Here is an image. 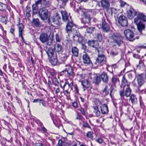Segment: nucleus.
<instances>
[{
    "label": "nucleus",
    "mask_w": 146,
    "mask_h": 146,
    "mask_svg": "<svg viewBox=\"0 0 146 146\" xmlns=\"http://www.w3.org/2000/svg\"><path fill=\"white\" fill-rule=\"evenodd\" d=\"M24 28V26L21 25L19 27V36L21 37L22 41L25 43V40L23 36V32Z\"/></svg>",
    "instance_id": "nucleus-26"
},
{
    "label": "nucleus",
    "mask_w": 146,
    "mask_h": 146,
    "mask_svg": "<svg viewBox=\"0 0 146 146\" xmlns=\"http://www.w3.org/2000/svg\"><path fill=\"white\" fill-rule=\"evenodd\" d=\"M96 10L95 9L91 10L87 12L86 13L87 14V15H89L90 16L91 15H95L96 14Z\"/></svg>",
    "instance_id": "nucleus-37"
},
{
    "label": "nucleus",
    "mask_w": 146,
    "mask_h": 146,
    "mask_svg": "<svg viewBox=\"0 0 146 146\" xmlns=\"http://www.w3.org/2000/svg\"><path fill=\"white\" fill-rule=\"evenodd\" d=\"M118 22L119 24L123 27L126 26L127 24L126 18L123 15H121L119 17Z\"/></svg>",
    "instance_id": "nucleus-11"
},
{
    "label": "nucleus",
    "mask_w": 146,
    "mask_h": 146,
    "mask_svg": "<svg viewBox=\"0 0 146 146\" xmlns=\"http://www.w3.org/2000/svg\"><path fill=\"white\" fill-rule=\"evenodd\" d=\"M68 56L65 54H62L60 56V59L62 63L64 62L67 58Z\"/></svg>",
    "instance_id": "nucleus-35"
},
{
    "label": "nucleus",
    "mask_w": 146,
    "mask_h": 146,
    "mask_svg": "<svg viewBox=\"0 0 146 146\" xmlns=\"http://www.w3.org/2000/svg\"><path fill=\"white\" fill-rule=\"evenodd\" d=\"M67 84V83L66 82H61L60 83V86L63 89H64Z\"/></svg>",
    "instance_id": "nucleus-43"
},
{
    "label": "nucleus",
    "mask_w": 146,
    "mask_h": 146,
    "mask_svg": "<svg viewBox=\"0 0 146 146\" xmlns=\"http://www.w3.org/2000/svg\"><path fill=\"white\" fill-rule=\"evenodd\" d=\"M50 74L52 76L51 78H53V77H56L54 76L55 73L53 71H50Z\"/></svg>",
    "instance_id": "nucleus-60"
},
{
    "label": "nucleus",
    "mask_w": 146,
    "mask_h": 146,
    "mask_svg": "<svg viewBox=\"0 0 146 146\" xmlns=\"http://www.w3.org/2000/svg\"><path fill=\"white\" fill-rule=\"evenodd\" d=\"M107 89L108 87L106 86L104 89L102 90L103 93H104L106 95H107L109 94V92L107 91Z\"/></svg>",
    "instance_id": "nucleus-49"
},
{
    "label": "nucleus",
    "mask_w": 146,
    "mask_h": 146,
    "mask_svg": "<svg viewBox=\"0 0 146 146\" xmlns=\"http://www.w3.org/2000/svg\"><path fill=\"white\" fill-rule=\"evenodd\" d=\"M119 79L117 78H115L114 77H113L111 78V82L112 83V84L113 85H114L115 86V84L116 82L119 81Z\"/></svg>",
    "instance_id": "nucleus-39"
},
{
    "label": "nucleus",
    "mask_w": 146,
    "mask_h": 146,
    "mask_svg": "<svg viewBox=\"0 0 146 146\" xmlns=\"http://www.w3.org/2000/svg\"><path fill=\"white\" fill-rule=\"evenodd\" d=\"M141 15H142V21L146 22V16L144 15L143 14L140 13Z\"/></svg>",
    "instance_id": "nucleus-54"
},
{
    "label": "nucleus",
    "mask_w": 146,
    "mask_h": 146,
    "mask_svg": "<svg viewBox=\"0 0 146 146\" xmlns=\"http://www.w3.org/2000/svg\"><path fill=\"white\" fill-rule=\"evenodd\" d=\"M95 29V28L93 27H91L88 28L86 29V31L87 33L92 34L93 33Z\"/></svg>",
    "instance_id": "nucleus-36"
},
{
    "label": "nucleus",
    "mask_w": 146,
    "mask_h": 146,
    "mask_svg": "<svg viewBox=\"0 0 146 146\" xmlns=\"http://www.w3.org/2000/svg\"><path fill=\"white\" fill-rule=\"evenodd\" d=\"M82 59L83 62L84 64H89L91 63L89 56L86 54L83 55Z\"/></svg>",
    "instance_id": "nucleus-21"
},
{
    "label": "nucleus",
    "mask_w": 146,
    "mask_h": 146,
    "mask_svg": "<svg viewBox=\"0 0 146 146\" xmlns=\"http://www.w3.org/2000/svg\"><path fill=\"white\" fill-rule=\"evenodd\" d=\"M102 28L104 31H107L109 30L110 29V26L107 23H106L104 21H102Z\"/></svg>",
    "instance_id": "nucleus-25"
},
{
    "label": "nucleus",
    "mask_w": 146,
    "mask_h": 146,
    "mask_svg": "<svg viewBox=\"0 0 146 146\" xmlns=\"http://www.w3.org/2000/svg\"><path fill=\"white\" fill-rule=\"evenodd\" d=\"M142 15L140 13H139L137 15V17L134 19V23L137 25V28L139 31L142 33V31L145 29V26L142 22Z\"/></svg>",
    "instance_id": "nucleus-4"
},
{
    "label": "nucleus",
    "mask_w": 146,
    "mask_h": 146,
    "mask_svg": "<svg viewBox=\"0 0 146 146\" xmlns=\"http://www.w3.org/2000/svg\"><path fill=\"white\" fill-rule=\"evenodd\" d=\"M113 42L115 45L121 46L123 43V37L119 34H114L111 36Z\"/></svg>",
    "instance_id": "nucleus-5"
},
{
    "label": "nucleus",
    "mask_w": 146,
    "mask_h": 146,
    "mask_svg": "<svg viewBox=\"0 0 146 146\" xmlns=\"http://www.w3.org/2000/svg\"><path fill=\"white\" fill-rule=\"evenodd\" d=\"M55 39L56 41L57 42H60V39L59 38V36L57 34H56L55 35Z\"/></svg>",
    "instance_id": "nucleus-55"
},
{
    "label": "nucleus",
    "mask_w": 146,
    "mask_h": 146,
    "mask_svg": "<svg viewBox=\"0 0 146 146\" xmlns=\"http://www.w3.org/2000/svg\"><path fill=\"white\" fill-rule=\"evenodd\" d=\"M72 105L73 107L75 108H77L78 105L77 103L76 102H73L72 104Z\"/></svg>",
    "instance_id": "nucleus-59"
},
{
    "label": "nucleus",
    "mask_w": 146,
    "mask_h": 146,
    "mask_svg": "<svg viewBox=\"0 0 146 146\" xmlns=\"http://www.w3.org/2000/svg\"><path fill=\"white\" fill-rule=\"evenodd\" d=\"M4 106L5 108H7V110H9L10 108L9 106V104L7 102H5Z\"/></svg>",
    "instance_id": "nucleus-45"
},
{
    "label": "nucleus",
    "mask_w": 146,
    "mask_h": 146,
    "mask_svg": "<svg viewBox=\"0 0 146 146\" xmlns=\"http://www.w3.org/2000/svg\"><path fill=\"white\" fill-rule=\"evenodd\" d=\"M69 88L68 89H66L64 91V94L65 95H67V94H69L72 89V87L73 85V83L72 82H71L70 83H68Z\"/></svg>",
    "instance_id": "nucleus-27"
},
{
    "label": "nucleus",
    "mask_w": 146,
    "mask_h": 146,
    "mask_svg": "<svg viewBox=\"0 0 146 146\" xmlns=\"http://www.w3.org/2000/svg\"><path fill=\"white\" fill-rule=\"evenodd\" d=\"M40 39L42 43L46 42L48 45L50 46L52 44L53 39L49 38L48 35L45 33H42L40 36Z\"/></svg>",
    "instance_id": "nucleus-6"
},
{
    "label": "nucleus",
    "mask_w": 146,
    "mask_h": 146,
    "mask_svg": "<svg viewBox=\"0 0 146 146\" xmlns=\"http://www.w3.org/2000/svg\"><path fill=\"white\" fill-rule=\"evenodd\" d=\"M137 11L132 7H130L127 11V15L129 19H131L137 15Z\"/></svg>",
    "instance_id": "nucleus-8"
},
{
    "label": "nucleus",
    "mask_w": 146,
    "mask_h": 146,
    "mask_svg": "<svg viewBox=\"0 0 146 146\" xmlns=\"http://www.w3.org/2000/svg\"><path fill=\"white\" fill-rule=\"evenodd\" d=\"M70 6L71 7H74V1L73 0H70Z\"/></svg>",
    "instance_id": "nucleus-57"
},
{
    "label": "nucleus",
    "mask_w": 146,
    "mask_h": 146,
    "mask_svg": "<svg viewBox=\"0 0 146 146\" xmlns=\"http://www.w3.org/2000/svg\"><path fill=\"white\" fill-rule=\"evenodd\" d=\"M46 7H42L38 11L39 16L41 19L43 21H46V22L50 24V21L49 17V12Z\"/></svg>",
    "instance_id": "nucleus-3"
},
{
    "label": "nucleus",
    "mask_w": 146,
    "mask_h": 146,
    "mask_svg": "<svg viewBox=\"0 0 146 146\" xmlns=\"http://www.w3.org/2000/svg\"><path fill=\"white\" fill-rule=\"evenodd\" d=\"M81 84L83 86L84 90L85 89L88 88L91 86L90 83L87 80H83L80 81Z\"/></svg>",
    "instance_id": "nucleus-18"
},
{
    "label": "nucleus",
    "mask_w": 146,
    "mask_h": 146,
    "mask_svg": "<svg viewBox=\"0 0 146 146\" xmlns=\"http://www.w3.org/2000/svg\"><path fill=\"white\" fill-rule=\"evenodd\" d=\"M49 58L54 56L55 54H57L53 49L50 48L45 50Z\"/></svg>",
    "instance_id": "nucleus-19"
},
{
    "label": "nucleus",
    "mask_w": 146,
    "mask_h": 146,
    "mask_svg": "<svg viewBox=\"0 0 146 146\" xmlns=\"http://www.w3.org/2000/svg\"><path fill=\"white\" fill-rule=\"evenodd\" d=\"M100 108L102 114H106L108 112V106L106 104H102L100 106Z\"/></svg>",
    "instance_id": "nucleus-20"
},
{
    "label": "nucleus",
    "mask_w": 146,
    "mask_h": 146,
    "mask_svg": "<svg viewBox=\"0 0 146 146\" xmlns=\"http://www.w3.org/2000/svg\"><path fill=\"white\" fill-rule=\"evenodd\" d=\"M54 48L57 52H58L61 51L62 48V46L60 44H56L55 45Z\"/></svg>",
    "instance_id": "nucleus-34"
},
{
    "label": "nucleus",
    "mask_w": 146,
    "mask_h": 146,
    "mask_svg": "<svg viewBox=\"0 0 146 146\" xmlns=\"http://www.w3.org/2000/svg\"><path fill=\"white\" fill-rule=\"evenodd\" d=\"M106 58L105 56L103 54H99L98 57L97 58L95 64L98 65L103 62H106Z\"/></svg>",
    "instance_id": "nucleus-12"
},
{
    "label": "nucleus",
    "mask_w": 146,
    "mask_h": 146,
    "mask_svg": "<svg viewBox=\"0 0 146 146\" xmlns=\"http://www.w3.org/2000/svg\"><path fill=\"white\" fill-rule=\"evenodd\" d=\"M96 141L100 144H101L103 142V139L100 137H98L96 139Z\"/></svg>",
    "instance_id": "nucleus-47"
},
{
    "label": "nucleus",
    "mask_w": 146,
    "mask_h": 146,
    "mask_svg": "<svg viewBox=\"0 0 146 146\" xmlns=\"http://www.w3.org/2000/svg\"><path fill=\"white\" fill-rule=\"evenodd\" d=\"M15 31V29L14 28H11L10 29V32L12 33L13 35H14V31Z\"/></svg>",
    "instance_id": "nucleus-64"
},
{
    "label": "nucleus",
    "mask_w": 146,
    "mask_h": 146,
    "mask_svg": "<svg viewBox=\"0 0 146 146\" xmlns=\"http://www.w3.org/2000/svg\"><path fill=\"white\" fill-rule=\"evenodd\" d=\"M100 77L102 81L105 83H107L108 80V76L107 74L103 72L100 75Z\"/></svg>",
    "instance_id": "nucleus-23"
},
{
    "label": "nucleus",
    "mask_w": 146,
    "mask_h": 146,
    "mask_svg": "<svg viewBox=\"0 0 146 146\" xmlns=\"http://www.w3.org/2000/svg\"><path fill=\"white\" fill-rule=\"evenodd\" d=\"M52 20L53 23L56 25H59L61 20V18L59 16V14L56 13L53 16Z\"/></svg>",
    "instance_id": "nucleus-17"
},
{
    "label": "nucleus",
    "mask_w": 146,
    "mask_h": 146,
    "mask_svg": "<svg viewBox=\"0 0 146 146\" xmlns=\"http://www.w3.org/2000/svg\"><path fill=\"white\" fill-rule=\"evenodd\" d=\"M62 141L61 140L59 139L58 140V143L56 146H62Z\"/></svg>",
    "instance_id": "nucleus-61"
},
{
    "label": "nucleus",
    "mask_w": 146,
    "mask_h": 146,
    "mask_svg": "<svg viewBox=\"0 0 146 146\" xmlns=\"http://www.w3.org/2000/svg\"><path fill=\"white\" fill-rule=\"evenodd\" d=\"M66 27V31L67 33H69L72 31V28L75 25L73 23L72 20L68 21Z\"/></svg>",
    "instance_id": "nucleus-16"
},
{
    "label": "nucleus",
    "mask_w": 146,
    "mask_h": 146,
    "mask_svg": "<svg viewBox=\"0 0 146 146\" xmlns=\"http://www.w3.org/2000/svg\"><path fill=\"white\" fill-rule=\"evenodd\" d=\"M93 108L94 112L96 116L98 117L100 116L101 113L98 107V106H94Z\"/></svg>",
    "instance_id": "nucleus-28"
},
{
    "label": "nucleus",
    "mask_w": 146,
    "mask_h": 146,
    "mask_svg": "<svg viewBox=\"0 0 146 146\" xmlns=\"http://www.w3.org/2000/svg\"><path fill=\"white\" fill-rule=\"evenodd\" d=\"M40 103V104H41L42 106L44 107L46 106V102L44 100L41 99Z\"/></svg>",
    "instance_id": "nucleus-48"
},
{
    "label": "nucleus",
    "mask_w": 146,
    "mask_h": 146,
    "mask_svg": "<svg viewBox=\"0 0 146 146\" xmlns=\"http://www.w3.org/2000/svg\"><path fill=\"white\" fill-rule=\"evenodd\" d=\"M130 99L132 103L134 104L136 103L137 101V99L136 96L134 94H132L131 96Z\"/></svg>",
    "instance_id": "nucleus-32"
},
{
    "label": "nucleus",
    "mask_w": 146,
    "mask_h": 146,
    "mask_svg": "<svg viewBox=\"0 0 146 146\" xmlns=\"http://www.w3.org/2000/svg\"><path fill=\"white\" fill-rule=\"evenodd\" d=\"M52 83L56 86H58L59 84V82L56 77L52 78Z\"/></svg>",
    "instance_id": "nucleus-33"
},
{
    "label": "nucleus",
    "mask_w": 146,
    "mask_h": 146,
    "mask_svg": "<svg viewBox=\"0 0 146 146\" xmlns=\"http://www.w3.org/2000/svg\"><path fill=\"white\" fill-rule=\"evenodd\" d=\"M72 51L74 56H78V50L76 47H72Z\"/></svg>",
    "instance_id": "nucleus-30"
},
{
    "label": "nucleus",
    "mask_w": 146,
    "mask_h": 146,
    "mask_svg": "<svg viewBox=\"0 0 146 146\" xmlns=\"http://www.w3.org/2000/svg\"><path fill=\"white\" fill-rule=\"evenodd\" d=\"M5 16H3L2 15H1V21L3 23H4L5 24H6V21H7V13H4Z\"/></svg>",
    "instance_id": "nucleus-31"
},
{
    "label": "nucleus",
    "mask_w": 146,
    "mask_h": 146,
    "mask_svg": "<svg viewBox=\"0 0 146 146\" xmlns=\"http://www.w3.org/2000/svg\"><path fill=\"white\" fill-rule=\"evenodd\" d=\"M91 18L89 15H87V14L86 13L85 14V17L82 19V22L84 24H88L89 25H90V21Z\"/></svg>",
    "instance_id": "nucleus-22"
},
{
    "label": "nucleus",
    "mask_w": 146,
    "mask_h": 146,
    "mask_svg": "<svg viewBox=\"0 0 146 146\" xmlns=\"http://www.w3.org/2000/svg\"><path fill=\"white\" fill-rule=\"evenodd\" d=\"M77 76L78 78L80 80V82L82 80H83V79L84 78V76L83 74H77Z\"/></svg>",
    "instance_id": "nucleus-40"
},
{
    "label": "nucleus",
    "mask_w": 146,
    "mask_h": 146,
    "mask_svg": "<svg viewBox=\"0 0 146 146\" xmlns=\"http://www.w3.org/2000/svg\"><path fill=\"white\" fill-rule=\"evenodd\" d=\"M135 79H136L138 86V89L140 90V88L145 82V79L142 74H139L136 75Z\"/></svg>",
    "instance_id": "nucleus-9"
},
{
    "label": "nucleus",
    "mask_w": 146,
    "mask_h": 146,
    "mask_svg": "<svg viewBox=\"0 0 146 146\" xmlns=\"http://www.w3.org/2000/svg\"><path fill=\"white\" fill-rule=\"evenodd\" d=\"M130 83L128 82L125 76L124 75L121 80V85H120V87L122 88L123 87V88L119 91L120 98L121 100H123L125 99V96L128 97L130 95L131 90L130 88Z\"/></svg>",
    "instance_id": "nucleus-1"
},
{
    "label": "nucleus",
    "mask_w": 146,
    "mask_h": 146,
    "mask_svg": "<svg viewBox=\"0 0 146 146\" xmlns=\"http://www.w3.org/2000/svg\"><path fill=\"white\" fill-rule=\"evenodd\" d=\"M49 58H50V62L52 65L55 66L57 64L58 62L57 54H55L54 56Z\"/></svg>",
    "instance_id": "nucleus-24"
},
{
    "label": "nucleus",
    "mask_w": 146,
    "mask_h": 146,
    "mask_svg": "<svg viewBox=\"0 0 146 146\" xmlns=\"http://www.w3.org/2000/svg\"><path fill=\"white\" fill-rule=\"evenodd\" d=\"M109 11H110V13L111 15H112L113 14H116L117 13V11L116 10L113 8H110Z\"/></svg>",
    "instance_id": "nucleus-42"
},
{
    "label": "nucleus",
    "mask_w": 146,
    "mask_h": 146,
    "mask_svg": "<svg viewBox=\"0 0 146 146\" xmlns=\"http://www.w3.org/2000/svg\"><path fill=\"white\" fill-rule=\"evenodd\" d=\"M75 92L77 94H78L79 92L78 89L76 84H75L74 86Z\"/></svg>",
    "instance_id": "nucleus-52"
},
{
    "label": "nucleus",
    "mask_w": 146,
    "mask_h": 146,
    "mask_svg": "<svg viewBox=\"0 0 146 146\" xmlns=\"http://www.w3.org/2000/svg\"><path fill=\"white\" fill-rule=\"evenodd\" d=\"M83 127L85 128H90L91 127L89 124L86 121H84L83 123Z\"/></svg>",
    "instance_id": "nucleus-44"
},
{
    "label": "nucleus",
    "mask_w": 146,
    "mask_h": 146,
    "mask_svg": "<svg viewBox=\"0 0 146 146\" xmlns=\"http://www.w3.org/2000/svg\"><path fill=\"white\" fill-rule=\"evenodd\" d=\"M7 8V6L6 4L0 2V10L3 11V13H6L5 9Z\"/></svg>",
    "instance_id": "nucleus-29"
},
{
    "label": "nucleus",
    "mask_w": 146,
    "mask_h": 146,
    "mask_svg": "<svg viewBox=\"0 0 146 146\" xmlns=\"http://www.w3.org/2000/svg\"><path fill=\"white\" fill-rule=\"evenodd\" d=\"M101 4L102 7L104 9H106L109 11L110 9V4L108 0H102L101 1Z\"/></svg>",
    "instance_id": "nucleus-15"
},
{
    "label": "nucleus",
    "mask_w": 146,
    "mask_h": 146,
    "mask_svg": "<svg viewBox=\"0 0 146 146\" xmlns=\"http://www.w3.org/2000/svg\"><path fill=\"white\" fill-rule=\"evenodd\" d=\"M97 39L99 41H100L102 39V35L101 34H98L97 36Z\"/></svg>",
    "instance_id": "nucleus-50"
},
{
    "label": "nucleus",
    "mask_w": 146,
    "mask_h": 146,
    "mask_svg": "<svg viewBox=\"0 0 146 146\" xmlns=\"http://www.w3.org/2000/svg\"><path fill=\"white\" fill-rule=\"evenodd\" d=\"M94 80L95 81L96 83L98 84L100 81V77L96 76L94 77Z\"/></svg>",
    "instance_id": "nucleus-41"
},
{
    "label": "nucleus",
    "mask_w": 146,
    "mask_h": 146,
    "mask_svg": "<svg viewBox=\"0 0 146 146\" xmlns=\"http://www.w3.org/2000/svg\"><path fill=\"white\" fill-rule=\"evenodd\" d=\"M33 23L36 27H39L40 26L39 20L37 19H34L33 21Z\"/></svg>",
    "instance_id": "nucleus-38"
},
{
    "label": "nucleus",
    "mask_w": 146,
    "mask_h": 146,
    "mask_svg": "<svg viewBox=\"0 0 146 146\" xmlns=\"http://www.w3.org/2000/svg\"><path fill=\"white\" fill-rule=\"evenodd\" d=\"M86 136L87 137L91 139H92V134L91 131H88L87 133Z\"/></svg>",
    "instance_id": "nucleus-46"
},
{
    "label": "nucleus",
    "mask_w": 146,
    "mask_h": 146,
    "mask_svg": "<svg viewBox=\"0 0 146 146\" xmlns=\"http://www.w3.org/2000/svg\"><path fill=\"white\" fill-rule=\"evenodd\" d=\"M9 69L10 72L11 73H13L14 72V68L12 67L11 66H9Z\"/></svg>",
    "instance_id": "nucleus-53"
},
{
    "label": "nucleus",
    "mask_w": 146,
    "mask_h": 146,
    "mask_svg": "<svg viewBox=\"0 0 146 146\" xmlns=\"http://www.w3.org/2000/svg\"><path fill=\"white\" fill-rule=\"evenodd\" d=\"M39 4H41V7H48L49 5V2L45 0H38L36 1L35 4L32 5L33 14H35L37 13L38 9V5Z\"/></svg>",
    "instance_id": "nucleus-2"
},
{
    "label": "nucleus",
    "mask_w": 146,
    "mask_h": 146,
    "mask_svg": "<svg viewBox=\"0 0 146 146\" xmlns=\"http://www.w3.org/2000/svg\"><path fill=\"white\" fill-rule=\"evenodd\" d=\"M111 86L110 88V95H111V94L113 91L114 90V87H115H115L114 85V86H112L111 84Z\"/></svg>",
    "instance_id": "nucleus-56"
},
{
    "label": "nucleus",
    "mask_w": 146,
    "mask_h": 146,
    "mask_svg": "<svg viewBox=\"0 0 146 146\" xmlns=\"http://www.w3.org/2000/svg\"><path fill=\"white\" fill-rule=\"evenodd\" d=\"M124 33L126 38L130 41H133L135 39H138L139 38V36H137L135 38L133 32L129 29L125 30Z\"/></svg>",
    "instance_id": "nucleus-7"
},
{
    "label": "nucleus",
    "mask_w": 146,
    "mask_h": 146,
    "mask_svg": "<svg viewBox=\"0 0 146 146\" xmlns=\"http://www.w3.org/2000/svg\"><path fill=\"white\" fill-rule=\"evenodd\" d=\"M17 21H18V24H17V25L18 26L19 30V27L21 25H22L23 26H24L22 24L20 23V18L19 17H18L17 18Z\"/></svg>",
    "instance_id": "nucleus-51"
},
{
    "label": "nucleus",
    "mask_w": 146,
    "mask_h": 146,
    "mask_svg": "<svg viewBox=\"0 0 146 146\" xmlns=\"http://www.w3.org/2000/svg\"><path fill=\"white\" fill-rule=\"evenodd\" d=\"M48 86L50 89L51 88L52 86V84L50 81V80H49L48 81Z\"/></svg>",
    "instance_id": "nucleus-63"
},
{
    "label": "nucleus",
    "mask_w": 146,
    "mask_h": 146,
    "mask_svg": "<svg viewBox=\"0 0 146 146\" xmlns=\"http://www.w3.org/2000/svg\"><path fill=\"white\" fill-rule=\"evenodd\" d=\"M62 20L64 22H68L72 20L71 18L66 11H61Z\"/></svg>",
    "instance_id": "nucleus-14"
},
{
    "label": "nucleus",
    "mask_w": 146,
    "mask_h": 146,
    "mask_svg": "<svg viewBox=\"0 0 146 146\" xmlns=\"http://www.w3.org/2000/svg\"><path fill=\"white\" fill-rule=\"evenodd\" d=\"M87 43L88 46L96 49L99 52V50L98 49L99 43L97 41L92 40H90L88 41Z\"/></svg>",
    "instance_id": "nucleus-13"
},
{
    "label": "nucleus",
    "mask_w": 146,
    "mask_h": 146,
    "mask_svg": "<svg viewBox=\"0 0 146 146\" xmlns=\"http://www.w3.org/2000/svg\"><path fill=\"white\" fill-rule=\"evenodd\" d=\"M82 117L80 115L77 114V116L76 117V119L78 120H82Z\"/></svg>",
    "instance_id": "nucleus-62"
},
{
    "label": "nucleus",
    "mask_w": 146,
    "mask_h": 146,
    "mask_svg": "<svg viewBox=\"0 0 146 146\" xmlns=\"http://www.w3.org/2000/svg\"><path fill=\"white\" fill-rule=\"evenodd\" d=\"M65 67L66 68L64 71L67 72L68 76L71 78L73 77L74 76V74L73 72V70L70 64H66L65 65Z\"/></svg>",
    "instance_id": "nucleus-10"
},
{
    "label": "nucleus",
    "mask_w": 146,
    "mask_h": 146,
    "mask_svg": "<svg viewBox=\"0 0 146 146\" xmlns=\"http://www.w3.org/2000/svg\"><path fill=\"white\" fill-rule=\"evenodd\" d=\"M120 5L122 7H124L125 5L127 4L125 2L121 0L120 1Z\"/></svg>",
    "instance_id": "nucleus-58"
}]
</instances>
